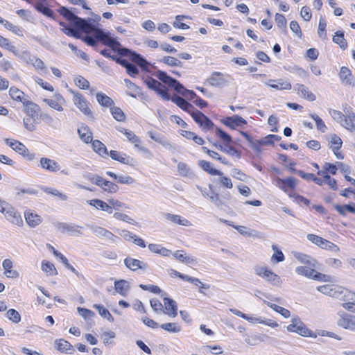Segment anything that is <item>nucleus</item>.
Segmentation results:
<instances>
[{
  "label": "nucleus",
  "mask_w": 355,
  "mask_h": 355,
  "mask_svg": "<svg viewBox=\"0 0 355 355\" xmlns=\"http://www.w3.org/2000/svg\"><path fill=\"white\" fill-rule=\"evenodd\" d=\"M155 76L163 83L170 87H173L176 92L182 95V96L188 100L191 101L199 108L202 109L207 107V103L205 101L198 96L193 91L186 89L182 84L168 76L166 72L158 70L155 73Z\"/></svg>",
  "instance_id": "1"
},
{
  "label": "nucleus",
  "mask_w": 355,
  "mask_h": 355,
  "mask_svg": "<svg viewBox=\"0 0 355 355\" xmlns=\"http://www.w3.org/2000/svg\"><path fill=\"white\" fill-rule=\"evenodd\" d=\"M126 87L128 89V94L132 97H136L140 94L139 88L128 79L124 80Z\"/></svg>",
  "instance_id": "47"
},
{
  "label": "nucleus",
  "mask_w": 355,
  "mask_h": 355,
  "mask_svg": "<svg viewBox=\"0 0 355 355\" xmlns=\"http://www.w3.org/2000/svg\"><path fill=\"white\" fill-rule=\"evenodd\" d=\"M148 135L152 140L159 144L166 149L171 151L172 153H175L176 151V146L174 144H172L164 135L155 131H148Z\"/></svg>",
  "instance_id": "7"
},
{
  "label": "nucleus",
  "mask_w": 355,
  "mask_h": 355,
  "mask_svg": "<svg viewBox=\"0 0 355 355\" xmlns=\"http://www.w3.org/2000/svg\"><path fill=\"white\" fill-rule=\"evenodd\" d=\"M7 318L14 323H18L21 320V315L17 311L10 309L7 311Z\"/></svg>",
  "instance_id": "57"
},
{
  "label": "nucleus",
  "mask_w": 355,
  "mask_h": 355,
  "mask_svg": "<svg viewBox=\"0 0 355 355\" xmlns=\"http://www.w3.org/2000/svg\"><path fill=\"white\" fill-rule=\"evenodd\" d=\"M58 12L62 15L66 19L69 21L73 26L75 22L78 21L80 17L70 11L68 8L64 6H61L58 10Z\"/></svg>",
  "instance_id": "37"
},
{
  "label": "nucleus",
  "mask_w": 355,
  "mask_h": 355,
  "mask_svg": "<svg viewBox=\"0 0 355 355\" xmlns=\"http://www.w3.org/2000/svg\"><path fill=\"white\" fill-rule=\"evenodd\" d=\"M145 83L150 89L155 90L163 99L170 100L166 88L158 80L153 78H148Z\"/></svg>",
  "instance_id": "9"
},
{
  "label": "nucleus",
  "mask_w": 355,
  "mask_h": 355,
  "mask_svg": "<svg viewBox=\"0 0 355 355\" xmlns=\"http://www.w3.org/2000/svg\"><path fill=\"white\" fill-rule=\"evenodd\" d=\"M295 91L297 92L298 95L309 101H314L315 99V95L310 92L306 87L302 84H296L294 86Z\"/></svg>",
  "instance_id": "29"
},
{
  "label": "nucleus",
  "mask_w": 355,
  "mask_h": 355,
  "mask_svg": "<svg viewBox=\"0 0 355 355\" xmlns=\"http://www.w3.org/2000/svg\"><path fill=\"white\" fill-rule=\"evenodd\" d=\"M97 102L105 108H110L114 105L113 100L103 92H98L96 95Z\"/></svg>",
  "instance_id": "31"
},
{
  "label": "nucleus",
  "mask_w": 355,
  "mask_h": 355,
  "mask_svg": "<svg viewBox=\"0 0 355 355\" xmlns=\"http://www.w3.org/2000/svg\"><path fill=\"white\" fill-rule=\"evenodd\" d=\"M24 215L26 223L32 227L37 226L42 222L40 216L36 214L26 211Z\"/></svg>",
  "instance_id": "39"
},
{
  "label": "nucleus",
  "mask_w": 355,
  "mask_h": 355,
  "mask_svg": "<svg viewBox=\"0 0 355 355\" xmlns=\"http://www.w3.org/2000/svg\"><path fill=\"white\" fill-rule=\"evenodd\" d=\"M329 148L332 150L334 155L339 159H343L344 156L339 152L342 147L343 141L340 137L336 134L329 136Z\"/></svg>",
  "instance_id": "14"
},
{
  "label": "nucleus",
  "mask_w": 355,
  "mask_h": 355,
  "mask_svg": "<svg viewBox=\"0 0 355 355\" xmlns=\"http://www.w3.org/2000/svg\"><path fill=\"white\" fill-rule=\"evenodd\" d=\"M214 187L212 184H209V189H203L200 186H197V189L200 191L202 195L211 200V197L216 194V192L213 189Z\"/></svg>",
  "instance_id": "59"
},
{
  "label": "nucleus",
  "mask_w": 355,
  "mask_h": 355,
  "mask_svg": "<svg viewBox=\"0 0 355 355\" xmlns=\"http://www.w3.org/2000/svg\"><path fill=\"white\" fill-rule=\"evenodd\" d=\"M124 264L128 268L132 271H135L137 269L146 270L148 268L146 263L129 257L124 259Z\"/></svg>",
  "instance_id": "22"
},
{
  "label": "nucleus",
  "mask_w": 355,
  "mask_h": 355,
  "mask_svg": "<svg viewBox=\"0 0 355 355\" xmlns=\"http://www.w3.org/2000/svg\"><path fill=\"white\" fill-rule=\"evenodd\" d=\"M120 53L125 55L130 54L131 60L137 64L139 67H141L142 69H146L149 64L147 60L145 58H144L140 54L131 51L128 49H121Z\"/></svg>",
  "instance_id": "15"
},
{
  "label": "nucleus",
  "mask_w": 355,
  "mask_h": 355,
  "mask_svg": "<svg viewBox=\"0 0 355 355\" xmlns=\"http://www.w3.org/2000/svg\"><path fill=\"white\" fill-rule=\"evenodd\" d=\"M196 123L204 130H210L213 126V122L205 116L203 112H189Z\"/></svg>",
  "instance_id": "12"
},
{
  "label": "nucleus",
  "mask_w": 355,
  "mask_h": 355,
  "mask_svg": "<svg viewBox=\"0 0 355 355\" xmlns=\"http://www.w3.org/2000/svg\"><path fill=\"white\" fill-rule=\"evenodd\" d=\"M4 141L12 149L23 157H26L28 160L31 161L35 158V154L30 153L28 149L21 142L8 138L5 139Z\"/></svg>",
  "instance_id": "4"
},
{
  "label": "nucleus",
  "mask_w": 355,
  "mask_h": 355,
  "mask_svg": "<svg viewBox=\"0 0 355 355\" xmlns=\"http://www.w3.org/2000/svg\"><path fill=\"white\" fill-rule=\"evenodd\" d=\"M39 112H26V116L24 117V124L26 129L33 130L35 124L40 123Z\"/></svg>",
  "instance_id": "21"
},
{
  "label": "nucleus",
  "mask_w": 355,
  "mask_h": 355,
  "mask_svg": "<svg viewBox=\"0 0 355 355\" xmlns=\"http://www.w3.org/2000/svg\"><path fill=\"white\" fill-rule=\"evenodd\" d=\"M329 295L342 300H355V293L343 287H334L329 290Z\"/></svg>",
  "instance_id": "10"
},
{
  "label": "nucleus",
  "mask_w": 355,
  "mask_h": 355,
  "mask_svg": "<svg viewBox=\"0 0 355 355\" xmlns=\"http://www.w3.org/2000/svg\"><path fill=\"white\" fill-rule=\"evenodd\" d=\"M293 256L302 263L306 264L312 268H318V262L308 254L295 252L293 253Z\"/></svg>",
  "instance_id": "23"
},
{
  "label": "nucleus",
  "mask_w": 355,
  "mask_h": 355,
  "mask_svg": "<svg viewBox=\"0 0 355 355\" xmlns=\"http://www.w3.org/2000/svg\"><path fill=\"white\" fill-rule=\"evenodd\" d=\"M216 135L225 143L231 144L232 142V137L225 131L220 128H216Z\"/></svg>",
  "instance_id": "53"
},
{
  "label": "nucleus",
  "mask_w": 355,
  "mask_h": 355,
  "mask_svg": "<svg viewBox=\"0 0 355 355\" xmlns=\"http://www.w3.org/2000/svg\"><path fill=\"white\" fill-rule=\"evenodd\" d=\"M339 78L344 85H352V72L347 67H342L339 72Z\"/></svg>",
  "instance_id": "33"
},
{
  "label": "nucleus",
  "mask_w": 355,
  "mask_h": 355,
  "mask_svg": "<svg viewBox=\"0 0 355 355\" xmlns=\"http://www.w3.org/2000/svg\"><path fill=\"white\" fill-rule=\"evenodd\" d=\"M339 318L337 320V324L340 327H342L348 330H353V315H349L345 312L339 313Z\"/></svg>",
  "instance_id": "20"
},
{
  "label": "nucleus",
  "mask_w": 355,
  "mask_h": 355,
  "mask_svg": "<svg viewBox=\"0 0 355 355\" xmlns=\"http://www.w3.org/2000/svg\"><path fill=\"white\" fill-rule=\"evenodd\" d=\"M83 177L89 180L90 182H92V184H94L97 186H99L101 185L100 183L101 182V180H102V177H101L100 175H96V174H93V173H87L86 174H85L83 175Z\"/></svg>",
  "instance_id": "60"
},
{
  "label": "nucleus",
  "mask_w": 355,
  "mask_h": 355,
  "mask_svg": "<svg viewBox=\"0 0 355 355\" xmlns=\"http://www.w3.org/2000/svg\"><path fill=\"white\" fill-rule=\"evenodd\" d=\"M287 330L308 337L312 336L311 331L309 329L299 317L293 318L291 323L287 327Z\"/></svg>",
  "instance_id": "6"
},
{
  "label": "nucleus",
  "mask_w": 355,
  "mask_h": 355,
  "mask_svg": "<svg viewBox=\"0 0 355 355\" xmlns=\"http://www.w3.org/2000/svg\"><path fill=\"white\" fill-rule=\"evenodd\" d=\"M320 248L334 252H338L340 251V248L338 245L327 239H324V242L321 243Z\"/></svg>",
  "instance_id": "55"
},
{
  "label": "nucleus",
  "mask_w": 355,
  "mask_h": 355,
  "mask_svg": "<svg viewBox=\"0 0 355 355\" xmlns=\"http://www.w3.org/2000/svg\"><path fill=\"white\" fill-rule=\"evenodd\" d=\"M43 191L49 194H51L55 196H58L62 200H67L68 199V197L67 195L60 193L58 189L51 188V187H44L43 188Z\"/></svg>",
  "instance_id": "56"
},
{
  "label": "nucleus",
  "mask_w": 355,
  "mask_h": 355,
  "mask_svg": "<svg viewBox=\"0 0 355 355\" xmlns=\"http://www.w3.org/2000/svg\"><path fill=\"white\" fill-rule=\"evenodd\" d=\"M26 62L27 63L33 65L35 69L43 70L46 68L44 62L36 56L29 55Z\"/></svg>",
  "instance_id": "49"
},
{
  "label": "nucleus",
  "mask_w": 355,
  "mask_h": 355,
  "mask_svg": "<svg viewBox=\"0 0 355 355\" xmlns=\"http://www.w3.org/2000/svg\"><path fill=\"white\" fill-rule=\"evenodd\" d=\"M333 119L347 130L353 131L355 129L354 112H331Z\"/></svg>",
  "instance_id": "3"
},
{
  "label": "nucleus",
  "mask_w": 355,
  "mask_h": 355,
  "mask_svg": "<svg viewBox=\"0 0 355 355\" xmlns=\"http://www.w3.org/2000/svg\"><path fill=\"white\" fill-rule=\"evenodd\" d=\"M214 146L223 152L231 155L236 156L237 158L241 157V153L238 151L234 147L230 145V144H225V146L215 144Z\"/></svg>",
  "instance_id": "34"
},
{
  "label": "nucleus",
  "mask_w": 355,
  "mask_h": 355,
  "mask_svg": "<svg viewBox=\"0 0 355 355\" xmlns=\"http://www.w3.org/2000/svg\"><path fill=\"white\" fill-rule=\"evenodd\" d=\"M224 76L225 75L220 72L214 71L207 79V82L213 87H223L228 83Z\"/></svg>",
  "instance_id": "18"
},
{
  "label": "nucleus",
  "mask_w": 355,
  "mask_h": 355,
  "mask_svg": "<svg viewBox=\"0 0 355 355\" xmlns=\"http://www.w3.org/2000/svg\"><path fill=\"white\" fill-rule=\"evenodd\" d=\"M93 307L98 311L99 315L103 318L107 319L110 322H113L114 321L113 316L103 305L95 304Z\"/></svg>",
  "instance_id": "45"
},
{
  "label": "nucleus",
  "mask_w": 355,
  "mask_h": 355,
  "mask_svg": "<svg viewBox=\"0 0 355 355\" xmlns=\"http://www.w3.org/2000/svg\"><path fill=\"white\" fill-rule=\"evenodd\" d=\"M327 22L324 19L320 18L318 24V33L320 37L325 39L327 36L326 33Z\"/></svg>",
  "instance_id": "62"
},
{
  "label": "nucleus",
  "mask_w": 355,
  "mask_h": 355,
  "mask_svg": "<svg viewBox=\"0 0 355 355\" xmlns=\"http://www.w3.org/2000/svg\"><path fill=\"white\" fill-rule=\"evenodd\" d=\"M164 218L167 220L180 225L189 226L191 225L190 222L187 219L182 218L180 215L166 213L164 214Z\"/></svg>",
  "instance_id": "32"
},
{
  "label": "nucleus",
  "mask_w": 355,
  "mask_h": 355,
  "mask_svg": "<svg viewBox=\"0 0 355 355\" xmlns=\"http://www.w3.org/2000/svg\"><path fill=\"white\" fill-rule=\"evenodd\" d=\"M164 302L165 305V311H163L164 313L175 318L178 315V306L175 301L169 297H164Z\"/></svg>",
  "instance_id": "25"
},
{
  "label": "nucleus",
  "mask_w": 355,
  "mask_h": 355,
  "mask_svg": "<svg viewBox=\"0 0 355 355\" xmlns=\"http://www.w3.org/2000/svg\"><path fill=\"white\" fill-rule=\"evenodd\" d=\"M170 99L176 104L180 109L187 111L191 105L184 98L177 95H174L173 97H170Z\"/></svg>",
  "instance_id": "43"
},
{
  "label": "nucleus",
  "mask_w": 355,
  "mask_h": 355,
  "mask_svg": "<svg viewBox=\"0 0 355 355\" xmlns=\"http://www.w3.org/2000/svg\"><path fill=\"white\" fill-rule=\"evenodd\" d=\"M263 83L277 90H289L292 87L291 84L290 83L283 82L281 80L270 79L267 81H264Z\"/></svg>",
  "instance_id": "27"
},
{
  "label": "nucleus",
  "mask_w": 355,
  "mask_h": 355,
  "mask_svg": "<svg viewBox=\"0 0 355 355\" xmlns=\"http://www.w3.org/2000/svg\"><path fill=\"white\" fill-rule=\"evenodd\" d=\"M277 186L284 192L287 193L288 189L289 188L291 189H294L296 187L297 180L293 177H288L285 179H282L280 178H277Z\"/></svg>",
  "instance_id": "24"
},
{
  "label": "nucleus",
  "mask_w": 355,
  "mask_h": 355,
  "mask_svg": "<svg viewBox=\"0 0 355 355\" xmlns=\"http://www.w3.org/2000/svg\"><path fill=\"white\" fill-rule=\"evenodd\" d=\"M74 26L85 33H94L95 36L96 31L100 30L92 22L91 19H85L80 17L78 19V21L75 22Z\"/></svg>",
  "instance_id": "11"
},
{
  "label": "nucleus",
  "mask_w": 355,
  "mask_h": 355,
  "mask_svg": "<svg viewBox=\"0 0 355 355\" xmlns=\"http://www.w3.org/2000/svg\"><path fill=\"white\" fill-rule=\"evenodd\" d=\"M200 166L207 173L211 175H222L223 173L213 168V165L211 163L207 161L201 160L199 162Z\"/></svg>",
  "instance_id": "40"
},
{
  "label": "nucleus",
  "mask_w": 355,
  "mask_h": 355,
  "mask_svg": "<svg viewBox=\"0 0 355 355\" xmlns=\"http://www.w3.org/2000/svg\"><path fill=\"white\" fill-rule=\"evenodd\" d=\"M93 150L98 153L100 156L105 157L109 155L105 145L99 140H94L92 141Z\"/></svg>",
  "instance_id": "35"
},
{
  "label": "nucleus",
  "mask_w": 355,
  "mask_h": 355,
  "mask_svg": "<svg viewBox=\"0 0 355 355\" xmlns=\"http://www.w3.org/2000/svg\"><path fill=\"white\" fill-rule=\"evenodd\" d=\"M114 217L117 220H123L130 224L137 223L131 217L121 212H115L114 214Z\"/></svg>",
  "instance_id": "63"
},
{
  "label": "nucleus",
  "mask_w": 355,
  "mask_h": 355,
  "mask_svg": "<svg viewBox=\"0 0 355 355\" xmlns=\"http://www.w3.org/2000/svg\"><path fill=\"white\" fill-rule=\"evenodd\" d=\"M333 42L339 45L340 48L345 50L347 48V43L344 37V32L338 31L333 37Z\"/></svg>",
  "instance_id": "41"
},
{
  "label": "nucleus",
  "mask_w": 355,
  "mask_h": 355,
  "mask_svg": "<svg viewBox=\"0 0 355 355\" xmlns=\"http://www.w3.org/2000/svg\"><path fill=\"white\" fill-rule=\"evenodd\" d=\"M230 311L234 315H237V316H239L246 320H248V322H252L254 323V321H257L258 320V318H253V317H251V316H249L247 314L245 313H242L241 311H240L239 310H237L236 309H230Z\"/></svg>",
  "instance_id": "61"
},
{
  "label": "nucleus",
  "mask_w": 355,
  "mask_h": 355,
  "mask_svg": "<svg viewBox=\"0 0 355 355\" xmlns=\"http://www.w3.org/2000/svg\"><path fill=\"white\" fill-rule=\"evenodd\" d=\"M55 348L61 352L71 354L75 351L73 346L64 339H57L55 341Z\"/></svg>",
  "instance_id": "30"
},
{
  "label": "nucleus",
  "mask_w": 355,
  "mask_h": 355,
  "mask_svg": "<svg viewBox=\"0 0 355 355\" xmlns=\"http://www.w3.org/2000/svg\"><path fill=\"white\" fill-rule=\"evenodd\" d=\"M315 268L311 266H298L295 268L297 275H302L314 280L326 282L327 275L317 272Z\"/></svg>",
  "instance_id": "5"
},
{
  "label": "nucleus",
  "mask_w": 355,
  "mask_h": 355,
  "mask_svg": "<svg viewBox=\"0 0 355 355\" xmlns=\"http://www.w3.org/2000/svg\"><path fill=\"white\" fill-rule=\"evenodd\" d=\"M159 327L170 333H178L181 331L180 326L175 322L164 323Z\"/></svg>",
  "instance_id": "51"
},
{
  "label": "nucleus",
  "mask_w": 355,
  "mask_h": 355,
  "mask_svg": "<svg viewBox=\"0 0 355 355\" xmlns=\"http://www.w3.org/2000/svg\"><path fill=\"white\" fill-rule=\"evenodd\" d=\"M101 185L98 187H101L104 191L108 192L110 193H115L119 191V187L115 183H113L110 181L105 180L102 178Z\"/></svg>",
  "instance_id": "36"
},
{
  "label": "nucleus",
  "mask_w": 355,
  "mask_h": 355,
  "mask_svg": "<svg viewBox=\"0 0 355 355\" xmlns=\"http://www.w3.org/2000/svg\"><path fill=\"white\" fill-rule=\"evenodd\" d=\"M96 38L102 42L105 45L112 48L114 51L118 49L121 46L120 43L114 37L110 36L109 33H105L103 30H98L96 33Z\"/></svg>",
  "instance_id": "8"
},
{
  "label": "nucleus",
  "mask_w": 355,
  "mask_h": 355,
  "mask_svg": "<svg viewBox=\"0 0 355 355\" xmlns=\"http://www.w3.org/2000/svg\"><path fill=\"white\" fill-rule=\"evenodd\" d=\"M115 290L122 296H125L128 291L129 290L128 282L121 279L116 281L114 283Z\"/></svg>",
  "instance_id": "42"
},
{
  "label": "nucleus",
  "mask_w": 355,
  "mask_h": 355,
  "mask_svg": "<svg viewBox=\"0 0 355 355\" xmlns=\"http://www.w3.org/2000/svg\"><path fill=\"white\" fill-rule=\"evenodd\" d=\"M87 203L93 207H95L97 209L103 211L109 204L99 199H93L87 201Z\"/></svg>",
  "instance_id": "58"
},
{
  "label": "nucleus",
  "mask_w": 355,
  "mask_h": 355,
  "mask_svg": "<svg viewBox=\"0 0 355 355\" xmlns=\"http://www.w3.org/2000/svg\"><path fill=\"white\" fill-rule=\"evenodd\" d=\"M110 156L112 159L118 161L123 164L134 166L135 164V159L127 155L124 153L112 150L110 152Z\"/></svg>",
  "instance_id": "16"
},
{
  "label": "nucleus",
  "mask_w": 355,
  "mask_h": 355,
  "mask_svg": "<svg viewBox=\"0 0 355 355\" xmlns=\"http://www.w3.org/2000/svg\"><path fill=\"white\" fill-rule=\"evenodd\" d=\"M9 94L13 100L22 103L26 111H37L39 109L37 104L32 102L28 96L15 87L10 88Z\"/></svg>",
  "instance_id": "2"
},
{
  "label": "nucleus",
  "mask_w": 355,
  "mask_h": 355,
  "mask_svg": "<svg viewBox=\"0 0 355 355\" xmlns=\"http://www.w3.org/2000/svg\"><path fill=\"white\" fill-rule=\"evenodd\" d=\"M272 248L275 251V253L272 254V256L271 257V260L276 263L283 261L285 259V257H284L283 252L281 250H279L277 248V245H272Z\"/></svg>",
  "instance_id": "54"
},
{
  "label": "nucleus",
  "mask_w": 355,
  "mask_h": 355,
  "mask_svg": "<svg viewBox=\"0 0 355 355\" xmlns=\"http://www.w3.org/2000/svg\"><path fill=\"white\" fill-rule=\"evenodd\" d=\"M73 101L80 111H87V104L85 98L79 93L73 92Z\"/></svg>",
  "instance_id": "38"
},
{
  "label": "nucleus",
  "mask_w": 355,
  "mask_h": 355,
  "mask_svg": "<svg viewBox=\"0 0 355 355\" xmlns=\"http://www.w3.org/2000/svg\"><path fill=\"white\" fill-rule=\"evenodd\" d=\"M158 62L170 67H182V62L178 58L172 56H164L162 58L158 60Z\"/></svg>",
  "instance_id": "46"
},
{
  "label": "nucleus",
  "mask_w": 355,
  "mask_h": 355,
  "mask_svg": "<svg viewBox=\"0 0 355 355\" xmlns=\"http://www.w3.org/2000/svg\"><path fill=\"white\" fill-rule=\"evenodd\" d=\"M40 166L43 169L53 173L57 172L60 169V166L56 161L47 157H42L40 159Z\"/></svg>",
  "instance_id": "19"
},
{
  "label": "nucleus",
  "mask_w": 355,
  "mask_h": 355,
  "mask_svg": "<svg viewBox=\"0 0 355 355\" xmlns=\"http://www.w3.org/2000/svg\"><path fill=\"white\" fill-rule=\"evenodd\" d=\"M221 122L231 129H235L236 127H241L247 123V121L239 115L227 116L221 119Z\"/></svg>",
  "instance_id": "17"
},
{
  "label": "nucleus",
  "mask_w": 355,
  "mask_h": 355,
  "mask_svg": "<svg viewBox=\"0 0 355 355\" xmlns=\"http://www.w3.org/2000/svg\"><path fill=\"white\" fill-rule=\"evenodd\" d=\"M263 278L275 286H279L281 284L280 277L270 270H269V272L266 274V276Z\"/></svg>",
  "instance_id": "52"
},
{
  "label": "nucleus",
  "mask_w": 355,
  "mask_h": 355,
  "mask_svg": "<svg viewBox=\"0 0 355 355\" xmlns=\"http://www.w3.org/2000/svg\"><path fill=\"white\" fill-rule=\"evenodd\" d=\"M75 83L79 88L82 89H88L89 87V81L80 76L75 79Z\"/></svg>",
  "instance_id": "64"
},
{
  "label": "nucleus",
  "mask_w": 355,
  "mask_h": 355,
  "mask_svg": "<svg viewBox=\"0 0 355 355\" xmlns=\"http://www.w3.org/2000/svg\"><path fill=\"white\" fill-rule=\"evenodd\" d=\"M42 270L46 272L47 275L53 276L58 275L57 270L51 262L46 260L42 261Z\"/></svg>",
  "instance_id": "44"
},
{
  "label": "nucleus",
  "mask_w": 355,
  "mask_h": 355,
  "mask_svg": "<svg viewBox=\"0 0 355 355\" xmlns=\"http://www.w3.org/2000/svg\"><path fill=\"white\" fill-rule=\"evenodd\" d=\"M35 8L38 12L42 13L44 15L54 19L53 10L46 7L42 2L35 3Z\"/></svg>",
  "instance_id": "48"
},
{
  "label": "nucleus",
  "mask_w": 355,
  "mask_h": 355,
  "mask_svg": "<svg viewBox=\"0 0 355 355\" xmlns=\"http://www.w3.org/2000/svg\"><path fill=\"white\" fill-rule=\"evenodd\" d=\"M266 304L270 308H271L275 311L280 313L285 318H288L290 317L291 312L288 309L282 307L279 305H277L275 304H272L270 302H267Z\"/></svg>",
  "instance_id": "50"
},
{
  "label": "nucleus",
  "mask_w": 355,
  "mask_h": 355,
  "mask_svg": "<svg viewBox=\"0 0 355 355\" xmlns=\"http://www.w3.org/2000/svg\"><path fill=\"white\" fill-rule=\"evenodd\" d=\"M5 218L11 223L18 226L23 224V220L20 214L10 205L3 213Z\"/></svg>",
  "instance_id": "13"
},
{
  "label": "nucleus",
  "mask_w": 355,
  "mask_h": 355,
  "mask_svg": "<svg viewBox=\"0 0 355 355\" xmlns=\"http://www.w3.org/2000/svg\"><path fill=\"white\" fill-rule=\"evenodd\" d=\"M78 133L85 143L89 144L92 141V132L87 125L82 123L78 128Z\"/></svg>",
  "instance_id": "28"
},
{
  "label": "nucleus",
  "mask_w": 355,
  "mask_h": 355,
  "mask_svg": "<svg viewBox=\"0 0 355 355\" xmlns=\"http://www.w3.org/2000/svg\"><path fill=\"white\" fill-rule=\"evenodd\" d=\"M116 129L119 132L124 133L128 141L132 144H135V147L138 148L139 150L143 151L146 150V148L139 146L138 144L140 143L141 140L139 137H137L133 132L123 128H116Z\"/></svg>",
  "instance_id": "26"
}]
</instances>
